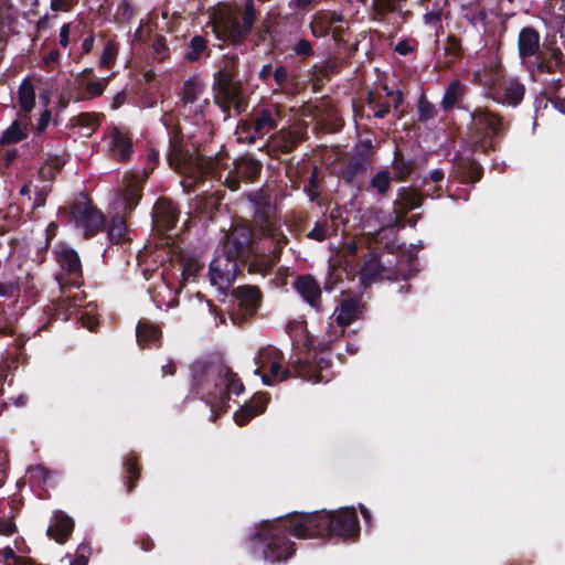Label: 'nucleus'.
<instances>
[{"instance_id":"41","label":"nucleus","mask_w":565,"mask_h":565,"mask_svg":"<svg viewBox=\"0 0 565 565\" xmlns=\"http://www.w3.org/2000/svg\"><path fill=\"white\" fill-rule=\"evenodd\" d=\"M481 175V168L476 162H469L466 168L461 171V180L477 182Z\"/></svg>"},{"instance_id":"7","label":"nucleus","mask_w":565,"mask_h":565,"mask_svg":"<svg viewBox=\"0 0 565 565\" xmlns=\"http://www.w3.org/2000/svg\"><path fill=\"white\" fill-rule=\"evenodd\" d=\"M169 166L178 173L183 174L182 185L189 188L194 185L204 173L214 174L212 161L203 160L179 147H172L169 153Z\"/></svg>"},{"instance_id":"45","label":"nucleus","mask_w":565,"mask_h":565,"mask_svg":"<svg viewBox=\"0 0 565 565\" xmlns=\"http://www.w3.org/2000/svg\"><path fill=\"white\" fill-rule=\"evenodd\" d=\"M292 49L298 56H301L303 58L309 57L313 54L311 43L305 39L298 40Z\"/></svg>"},{"instance_id":"22","label":"nucleus","mask_w":565,"mask_h":565,"mask_svg":"<svg viewBox=\"0 0 565 565\" xmlns=\"http://www.w3.org/2000/svg\"><path fill=\"white\" fill-rule=\"evenodd\" d=\"M178 221V210L174 204L167 200L160 199L153 207V223L159 230H170Z\"/></svg>"},{"instance_id":"38","label":"nucleus","mask_w":565,"mask_h":565,"mask_svg":"<svg viewBox=\"0 0 565 565\" xmlns=\"http://www.w3.org/2000/svg\"><path fill=\"white\" fill-rule=\"evenodd\" d=\"M329 228L330 225L327 220L318 221L316 222L313 228L308 233V237L317 242H322L327 238Z\"/></svg>"},{"instance_id":"59","label":"nucleus","mask_w":565,"mask_h":565,"mask_svg":"<svg viewBox=\"0 0 565 565\" xmlns=\"http://www.w3.org/2000/svg\"><path fill=\"white\" fill-rule=\"evenodd\" d=\"M225 182L232 191L237 190L239 186L238 180L235 177H232L231 173L226 175Z\"/></svg>"},{"instance_id":"48","label":"nucleus","mask_w":565,"mask_h":565,"mask_svg":"<svg viewBox=\"0 0 565 565\" xmlns=\"http://www.w3.org/2000/svg\"><path fill=\"white\" fill-rule=\"evenodd\" d=\"M15 532V524L11 518L1 515L0 516V535H11Z\"/></svg>"},{"instance_id":"40","label":"nucleus","mask_w":565,"mask_h":565,"mask_svg":"<svg viewBox=\"0 0 565 565\" xmlns=\"http://www.w3.org/2000/svg\"><path fill=\"white\" fill-rule=\"evenodd\" d=\"M108 83V77L103 78L102 81L90 82L85 85V96L88 98L100 96L104 90L105 86Z\"/></svg>"},{"instance_id":"21","label":"nucleus","mask_w":565,"mask_h":565,"mask_svg":"<svg viewBox=\"0 0 565 565\" xmlns=\"http://www.w3.org/2000/svg\"><path fill=\"white\" fill-rule=\"evenodd\" d=\"M57 260L67 274V282L79 285L82 277V265L77 253L71 248H62L57 252Z\"/></svg>"},{"instance_id":"42","label":"nucleus","mask_w":565,"mask_h":565,"mask_svg":"<svg viewBox=\"0 0 565 565\" xmlns=\"http://www.w3.org/2000/svg\"><path fill=\"white\" fill-rule=\"evenodd\" d=\"M394 4L391 0H373L374 19L382 20L384 14L392 11Z\"/></svg>"},{"instance_id":"14","label":"nucleus","mask_w":565,"mask_h":565,"mask_svg":"<svg viewBox=\"0 0 565 565\" xmlns=\"http://www.w3.org/2000/svg\"><path fill=\"white\" fill-rule=\"evenodd\" d=\"M73 217L78 228L85 236L93 235L103 224L102 213L87 203H78L73 209Z\"/></svg>"},{"instance_id":"9","label":"nucleus","mask_w":565,"mask_h":565,"mask_svg":"<svg viewBox=\"0 0 565 565\" xmlns=\"http://www.w3.org/2000/svg\"><path fill=\"white\" fill-rule=\"evenodd\" d=\"M204 85L196 78L184 82L181 93V108L185 117H193L195 124L203 118L209 99L203 97Z\"/></svg>"},{"instance_id":"43","label":"nucleus","mask_w":565,"mask_h":565,"mask_svg":"<svg viewBox=\"0 0 565 565\" xmlns=\"http://www.w3.org/2000/svg\"><path fill=\"white\" fill-rule=\"evenodd\" d=\"M402 196V202L405 209L413 210L422 204L420 195L415 191H405Z\"/></svg>"},{"instance_id":"55","label":"nucleus","mask_w":565,"mask_h":565,"mask_svg":"<svg viewBox=\"0 0 565 565\" xmlns=\"http://www.w3.org/2000/svg\"><path fill=\"white\" fill-rule=\"evenodd\" d=\"M31 477H39L41 478L43 481L46 480V470L41 467V466H36V467H33L29 470Z\"/></svg>"},{"instance_id":"44","label":"nucleus","mask_w":565,"mask_h":565,"mask_svg":"<svg viewBox=\"0 0 565 565\" xmlns=\"http://www.w3.org/2000/svg\"><path fill=\"white\" fill-rule=\"evenodd\" d=\"M436 114V109L433 104L425 99H420L418 104V117L419 120L426 121L433 118Z\"/></svg>"},{"instance_id":"15","label":"nucleus","mask_w":565,"mask_h":565,"mask_svg":"<svg viewBox=\"0 0 565 565\" xmlns=\"http://www.w3.org/2000/svg\"><path fill=\"white\" fill-rule=\"evenodd\" d=\"M473 78L487 90V95L492 97L494 90L499 88L504 79L497 57L492 56L487 64L477 70Z\"/></svg>"},{"instance_id":"6","label":"nucleus","mask_w":565,"mask_h":565,"mask_svg":"<svg viewBox=\"0 0 565 565\" xmlns=\"http://www.w3.org/2000/svg\"><path fill=\"white\" fill-rule=\"evenodd\" d=\"M284 354L273 345L260 348L254 356V374L259 375L264 385L271 386L290 377V370L282 366Z\"/></svg>"},{"instance_id":"49","label":"nucleus","mask_w":565,"mask_h":565,"mask_svg":"<svg viewBox=\"0 0 565 565\" xmlns=\"http://www.w3.org/2000/svg\"><path fill=\"white\" fill-rule=\"evenodd\" d=\"M200 268L201 265H199L196 262L185 264L182 270L183 279L188 280L191 277H194L195 274L200 270Z\"/></svg>"},{"instance_id":"10","label":"nucleus","mask_w":565,"mask_h":565,"mask_svg":"<svg viewBox=\"0 0 565 565\" xmlns=\"http://www.w3.org/2000/svg\"><path fill=\"white\" fill-rule=\"evenodd\" d=\"M254 21L255 11L252 2H248L245 8L243 24H241L235 17L227 14L221 17L220 20L215 22L214 31L218 38L228 39L235 42L249 32Z\"/></svg>"},{"instance_id":"24","label":"nucleus","mask_w":565,"mask_h":565,"mask_svg":"<svg viewBox=\"0 0 565 565\" xmlns=\"http://www.w3.org/2000/svg\"><path fill=\"white\" fill-rule=\"evenodd\" d=\"M540 46L539 33L531 28H524L519 35V52L523 61H532L537 55Z\"/></svg>"},{"instance_id":"35","label":"nucleus","mask_w":565,"mask_h":565,"mask_svg":"<svg viewBox=\"0 0 565 565\" xmlns=\"http://www.w3.org/2000/svg\"><path fill=\"white\" fill-rule=\"evenodd\" d=\"M391 184V177L387 170L379 171L371 180V186L380 194H385Z\"/></svg>"},{"instance_id":"12","label":"nucleus","mask_w":565,"mask_h":565,"mask_svg":"<svg viewBox=\"0 0 565 565\" xmlns=\"http://www.w3.org/2000/svg\"><path fill=\"white\" fill-rule=\"evenodd\" d=\"M524 66L534 81H541L543 73L552 74L565 70V60L558 49H552L550 53L540 52L534 60L525 61Z\"/></svg>"},{"instance_id":"19","label":"nucleus","mask_w":565,"mask_h":565,"mask_svg":"<svg viewBox=\"0 0 565 565\" xmlns=\"http://www.w3.org/2000/svg\"><path fill=\"white\" fill-rule=\"evenodd\" d=\"M106 145L111 157L118 160H127L132 153L131 138L124 130L113 128L107 135Z\"/></svg>"},{"instance_id":"11","label":"nucleus","mask_w":565,"mask_h":565,"mask_svg":"<svg viewBox=\"0 0 565 565\" xmlns=\"http://www.w3.org/2000/svg\"><path fill=\"white\" fill-rule=\"evenodd\" d=\"M361 311V302L358 297L343 295L342 300L337 306L331 318H334L340 329L333 328L331 324L328 332V341H333L343 333V328L358 319Z\"/></svg>"},{"instance_id":"50","label":"nucleus","mask_w":565,"mask_h":565,"mask_svg":"<svg viewBox=\"0 0 565 565\" xmlns=\"http://www.w3.org/2000/svg\"><path fill=\"white\" fill-rule=\"evenodd\" d=\"M50 121H51V111L49 109H44L38 120L36 131L43 132L47 128Z\"/></svg>"},{"instance_id":"60","label":"nucleus","mask_w":565,"mask_h":565,"mask_svg":"<svg viewBox=\"0 0 565 565\" xmlns=\"http://www.w3.org/2000/svg\"><path fill=\"white\" fill-rule=\"evenodd\" d=\"M271 73H274L271 65H264L259 72V77L266 81L271 75Z\"/></svg>"},{"instance_id":"23","label":"nucleus","mask_w":565,"mask_h":565,"mask_svg":"<svg viewBox=\"0 0 565 565\" xmlns=\"http://www.w3.org/2000/svg\"><path fill=\"white\" fill-rule=\"evenodd\" d=\"M268 398L264 394H256L254 397L243 405L235 414L234 420L237 425H246L252 418L265 412Z\"/></svg>"},{"instance_id":"62","label":"nucleus","mask_w":565,"mask_h":565,"mask_svg":"<svg viewBox=\"0 0 565 565\" xmlns=\"http://www.w3.org/2000/svg\"><path fill=\"white\" fill-rule=\"evenodd\" d=\"M312 0H292L291 4L297 9H305L310 6Z\"/></svg>"},{"instance_id":"16","label":"nucleus","mask_w":565,"mask_h":565,"mask_svg":"<svg viewBox=\"0 0 565 565\" xmlns=\"http://www.w3.org/2000/svg\"><path fill=\"white\" fill-rule=\"evenodd\" d=\"M237 300L238 315L246 319L254 316L262 302V292L255 286H239L234 290Z\"/></svg>"},{"instance_id":"20","label":"nucleus","mask_w":565,"mask_h":565,"mask_svg":"<svg viewBox=\"0 0 565 565\" xmlns=\"http://www.w3.org/2000/svg\"><path fill=\"white\" fill-rule=\"evenodd\" d=\"M525 88L518 79H503L498 89L494 90L492 99L511 106H516L524 96Z\"/></svg>"},{"instance_id":"3","label":"nucleus","mask_w":565,"mask_h":565,"mask_svg":"<svg viewBox=\"0 0 565 565\" xmlns=\"http://www.w3.org/2000/svg\"><path fill=\"white\" fill-rule=\"evenodd\" d=\"M196 381L200 391L206 393L212 411L225 408L232 395H239L244 391L243 383L226 366H209L204 379Z\"/></svg>"},{"instance_id":"53","label":"nucleus","mask_w":565,"mask_h":565,"mask_svg":"<svg viewBox=\"0 0 565 565\" xmlns=\"http://www.w3.org/2000/svg\"><path fill=\"white\" fill-rule=\"evenodd\" d=\"M72 0H51V8L54 11H66L70 9Z\"/></svg>"},{"instance_id":"27","label":"nucleus","mask_w":565,"mask_h":565,"mask_svg":"<svg viewBox=\"0 0 565 565\" xmlns=\"http://www.w3.org/2000/svg\"><path fill=\"white\" fill-rule=\"evenodd\" d=\"M19 114L28 115L35 106V87L29 78H24L18 89Z\"/></svg>"},{"instance_id":"5","label":"nucleus","mask_w":565,"mask_h":565,"mask_svg":"<svg viewBox=\"0 0 565 565\" xmlns=\"http://www.w3.org/2000/svg\"><path fill=\"white\" fill-rule=\"evenodd\" d=\"M471 117L473 148L482 151L495 149L498 140L507 129L503 119L484 108H476Z\"/></svg>"},{"instance_id":"1","label":"nucleus","mask_w":565,"mask_h":565,"mask_svg":"<svg viewBox=\"0 0 565 565\" xmlns=\"http://www.w3.org/2000/svg\"><path fill=\"white\" fill-rule=\"evenodd\" d=\"M255 223L264 238L259 246L247 225L235 226L226 236L222 250L210 264L211 284L220 291L227 290L236 278L237 260L248 262V271L265 276L276 264L277 250L287 242L276 220V209L266 190L248 195Z\"/></svg>"},{"instance_id":"36","label":"nucleus","mask_w":565,"mask_h":565,"mask_svg":"<svg viewBox=\"0 0 565 565\" xmlns=\"http://www.w3.org/2000/svg\"><path fill=\"white\" fill-rule=\"evenodd\" d=\"M206 49V42L201 36H195L190 43V47L185 54L189 61H196Z\"/></svg>"},{"instance_id":"47","label":"nucleus","mask_w":565,"mask_h":565,"mask_svg":"<svg viewBox=\"0 0 565 565\" xmlns=\"http://www.w3.org/2000/svg\"><path fill=\"white\" fill-rule=\"evenodd\" d=\"M77 124L94 129L98 125V116L92 114H81L77 117Z\"/></svg>"},{"instance_id":"17","label":"nucleus","mask_w":565,"mask_h":565,"mask_svg":"<svg viewBox=\"0 0 565 565\" xmlns=\"http://www.w3.org/2000/svg\"><path fill=\"white\" fill-rule=\"evenodd\" d=\"M294 288L315 310L321 311V287L311 275H302L294 281Z\"/></svg>"},{"instance_id":"30","label":"nucleus","mask_w":565,"mask_h":565,"mask_svg":"<svg viewBox=\"0 0 565 565\" xmlns=\"http://www.w3.org/2000/svg\"><path fill=\"white\" fill-rule=\"evenodd\" d=\"M295 372L297 373V376L313 383L328 382V379L323 375L322 371L317 372L315 365L306 362H298L295 365Z\"/></svg>"},{"instance_id":"57","label":"nucleus","mask_w":565,"mask_h":565,"mask_svg":"<svg viewBox=\"0 0 565 565\" xmlns=\"http://www.w3.org/2000/svg\"><path fill=\"white\" fill-rule=\"evenodd\" d=\"M548 99L552 102V104L554 105V107H555L559 113H562V114H564V115H565V100H563V99L561 98V96H559V95H558V96H556V97H550Z\"/></svg>"},{"instance_id":"56","label":"nucleus","mask_w":565,"mask_h":565,"mask_svg":"<svg viewBox=\"0 0 565 565\" xmlns=\"http://www.w3.org/2000/svg\"><path fill=\"white\" fill-rule=\"evenodd\" d=\"M126 100V94L124 92H119L115 95L111 103L113 109H118Z\"/></svg>"},{"instance_id":"29","label":"nucleus","mask_w":565,"mask_h":565,"mask_svg":"<svg viewBox=\"0 0 565 565\" xmlns=\"http://www.w3.org/2000/svg\"><path fill=\"white\" fill-rule=\"evenodd\" d=\"M72 308L75 310L76 318L82 322V326L87 328L89 331H94L97 326L96 311L97 306L95 303H87L82 307L77 303H72Z\"/></svg>"},{"instance_id":"61","label":"nucleus","mask_w":565,"mask_h":565,"mask_svg":"<svg viewBox=\"0 0 565 565\" xmlns=\"http://www.w3.org/2000/svg\"><path fill=\"white\" fill-rule=\"evenodd\" d=\"M430 180L435 183H438L440 181H443L444 179V172L441 170H434L430 175H429Z\"/></svg>"},{"instance_id":"52","label":"nucleus","mask_w":565,"mask_h":565,"mask_svg":"<svg viewBox=\"0 0 565 565\" xmlns=\"http://www.w3.org/2000/svg\"><path fill=\"white\" fill-rule=\"evenodd\" d=\"M90 547L87 543H82L77 546L75 557L82 558L88 561V557L90 556Z\"/></svg>"},{"instance_id":"37","label":"nucleus","mask_w":565,"mask_h":565,"mask_svg":"<svg viewBox=\"0 0 565 565\" xmlns=\"http://www.w3.org/2000/svg\"><path fill=\"white\" fill-rule=\"evenodd\" d=\"M118 50L113 42H108L100 55L99 64L102 67L109 68L114 65L117 57Z\"/></svg>"},{"instance_id":"33","label":"nucleus","mask_w":565,"mask_h":565,"mask_svg":"<svg viewBox=\"0 0 565 565\" xmlns=\"http://www.w3.org/2000/svg\"><path fill=\"white\" fill-rule=\"evenodd\" d=\"M329 12L318 13L311 22V31L315 36H323L332 28Z\"/></svg>"},{"instance_id":"54","label":"nucleus","mask_w":565,"mask_h":565,"mask_svg":"<svg viewBox=\"0 0 565 565\" xmlns=\"http://www.w3.org/2000/svg\"><path fill=\"white\" fill-rule=\"evenodd\" d=\"M68 35H70V26L68 24H64L60 30V44L63 47L68 45Z\"/></svg>"},{"instance_id":"26","label":"nucleus","mask_w":565,"mask_h":565,"mask_svg":"<svg viewBox=\"0 0 565 565\" xmlns=\"http://www.w3.org/2000/svg\"><path fill=\"white\" fill-rule=\"evenodd\" d=\"M136 337L139 347H159L161 331L148 320H140L136 328Z\"/></svg>"},{"instance_id":"18","label":"nucleus","mask_w":565,"mask_h":565,"mask_svg":"<svg viewBox=\"0 0 565 565\" xmlns=\"http://www.w3.org/2000/svg\"><path fill=\"white\" fill-rule=\"evenodd\" d=\"M383 278L396 279L392 270L385 267L376 255L371 254L361 268L360 280L361 285L366 287L371 284L379 281Z\"/></svg>"},{"instance_id":"2","label":"nucleus","mask_w":565,"mask_h":565,"mask_svg":"<svg viewBox=\"0 0 565 565\" xmlns=\"http://www.w3.org/2000/svg\"><path fill=\"white\" fill-rule=\"evenodd\" d=\"M359 520L354 508L338 511L292 513L277 521H263L253 536V552L270 563L287 561L295 553L294 543L286 532L298 539L313 536L355 537Z\"/></svg>"},{"instance_id":"58","label":"nucleus","mask_w":565,"mask_h":565,"mask_svg":"<svg viewBox=\"0 0 565 565\" xmlns=\"http://www.w3.org/2000/svg\"><path fill=\"white\" fill-rule=\"evenodd\" d=\"M358 244L353 241L347 242L343 246L344 253L348 255H355L358 253Z\"/></svg>"},{"instance_id":"28","label":"nucleus","mask_w":565,"mask_h":565,"mask_svg":"<svg viewBox=\"0 0 565 565\" xmlns=\"http://www.w3.org/2000/svg\"><path fill=\"white\" fill-rule=\"evenodd\" d=\"M299 140L300 138L297 132L287 129H280L277 134L270 137L271 146L278 148L282 152L291 151Z\"/></svg>"},{"instance_id":"8","label":"nucleus","mask_w":565,"mask_h":565,"mask_svg":"<svg viewBox=\"0 0 565 565\" xmlns=\"http://www.w3.org/2000/svg\"><path fill=\"white\" fill-rule=\"evenodd\" d=\"M280 121V111L277 106L271 105L257 114L252 124L243 122L236 129L237 140L247 143H254L258 138H263L278 127Z\"/></svg>"},{"instance_id":"34","label":"nucleus","mask_w":565,"mask_h":565,"mask_svg":"<svg viewBox=\"0 0 565 565\" xmlns=\"http://www.w3.org/2000/svg\"><path fill=\"white\" fill-rule=\"evenodd\" d=\"M26 137L25 129L18 121H13L11 126L2 134V143H15Z\"/></svg>"},{"instance_id":"63","label":"nucleus","mask_w":565,"mask_h":565,"mask_svg":"<svg viewBox=\"0 0 565 565\" xmlns=\"http://www.w3.org/2000/svg\"><path fill=\"white\" fill-rule=\"evenodd\" d=\"M390 107L387 105H381L377 110L374 111V117L384 118L388 113Z\"/></svg>"},{"instance_id":"46","label":"nucleus","mask_w":565,"mask_h":565,"mask_svg":"<svg viewBox=\"0 0 565 565\" xmlns=\"http://www.w3.org/2000/svg\"><path fill=\"white\" fill-rule=\"evenodd\" d=\"M125 467H126V471H127V475H128V489L131 490L132 487H134V480H137L138 477H139V473H138V470H137V467L135 465V461L132 458H129L126 462H125Z\"/></svg>"},{"instance_id":"13","label":"nucleus","mask_w":565,"mask_h":565,"mask_svg":"<svg viewBox=\"0 0 565 565\" xmlns=\"http://www.w3.org/2000/svg\"><path fill=\"white\" fill-rule=\"evenodd\" d=\"M215 102L220 107L226 111L230 107L234 106L236 111L243 107V102L239 98L238 88L231 82L224 72H218L215 84Z\"/></svg>"},{"instance_id":"31","label":"nucleus","mask_w":565,"mask_h":565,"mask_svg":"<svg viewBox=\"0 0 565 565\" xmlns=\"http://www.w3.org/2000/svg\"><path fill=\"white\" fill-rule=\"evenodd\" d=\"M235 171L239 178L253 179L260 171V164L250 158H241L235 163Z\"/></svg>"},{"instance_id":"51","label":"nucleus","mask_w":565,"mask_h":565,"mask_svg":"<svg viewBox=\"0 0 565 565\" xmlns=\"http://www.w3.org/2000/svg\"><path fill=\"white\" fill-rule=\"evenodd\" d=\"M7 465H8V456H7L6 451L0 448V487L4 482Z\"/></svg>"},{"instance_id":"32","label":"nucleus","mask_w":565,"mask_h":565,"mask_svg":"<svg viewBox=\"0 0 565 565\" xmlns=\"http://www.w3.org/2000/svg\"><path fill=\"white\" fill-rule=\"evenodd\" d=\"M465 93V85L461 84L459 81H452L443 98V107L445 109L451 108L457 100L463 95Z\"/></svg>"},{"instance_id":"25","label":"nucleus","mask_w":565,"mask_h":565,"mask_svg":"<svg viewBox=\"0 0 565 565\" xmlns=\"http://www.w3.org/2000/svg\"><path fill=\"white\" fill-rule=\"evenodd\" d=\"M74 527V521L63 512H55L47 529V535L58 543H64Z\"/></svg>"},{"instance_id":"39","label":"nucleus","mask_w":565,"mask_h":565,"mask_svg":"<svg viewBox=\"0 0 565 565\" xmlns=\"http://www.w3.org/2000/svg\"><path fill=\"white\" fill-rule=\"evenodd\" d=\"M273 76L277 85V90L287 92V85L290 82L288 70L285 66H279L274 71Z\"/></svg>"},{"instance_id":"4","label":"nucleus","mask_w":565,"mask_h":565,"mask_svg":"<svg viewBox=\"0 0 565 565\" xmlns=\"http://www.w3.org/2000/svg\"><path fill=\"white\" fill-rule=\"evenodd\" d=\"M141 178L135 174H125L122 179V184L113 202L114 209L117 211L108 232L113 243H120L127 232L126 222L119 212L130 211L138 204L141 198Z\"/></svg>"},{"instance_id":"64","label":"nucleus","mask_w":565,"mask_h":565,"mask_svg":"<svg viewBox=\"0 0 565 565\" xmlns=\"http://www.w3.org/2000/svg\"><path fill=\"white\" fill-rule=\"evenodd\" d=\"M160 297H161V291H156L151 295V298H152L153 302L156 303V306L161 309L164 302Z\"/></svg>"}]
</instances>
